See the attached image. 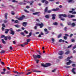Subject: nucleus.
<instances>
[{"instance_id": "1", "label": "nucleus", "mask_w": 76, "mask_h": 76, "mask_svg": "<svg viewBox=\"0 0 76 76\" xmlns=\"http://www.w3.org/2000/svg\"><path fill=\"white\" fill-rule=\"evenodd\" d=\"M33 57L34 58V59L35 61H37V63L38 64V62H39V60H37V58H41V56L39 55H33Z\"/></svg>"}, {"instance_id": "2", "label": "nucleus", "mask_w": 76, "mask_h": 76, "mask_svg": "<svg viewBox=\"0 0 76 76\" xmlns=\"http://www.w3.org/2000/svg\"><path fill=\"white\" fill-rule=\"evenodd\" d=\"M59 18H60L61 20L63 21L64 20V18H61L62 16L63 17H64V18L67 17V15H66L63 14L59 15Z\"/></svg>"}, {"instance_id": "3", "label": "nucleus", "mask_w": 76, "mask_h": 76, "mask_svg": "<svg viewBox=\"0 0 76 76\" xmlns=\"http://www.w3.org/2000/svg\"><path fill=\"white\" fill-rule=\"evenodd\" d=\"M48 7H46L45 9L44 10V14H45V13H47V12L48 13H51V12H52V11H51V10H49L48 11Z\"/></svg>"}, {"instance_id": "4", "label": "nucleus", "mask_w": 76, "mask_h": 76, "mask_svg": "<svg viewBox=\"0 0 76 76\" xmlns=\"http://www.w3.org/2000/svg\"><path fill=\"white\" fill-rule=\"evenodd\" d=\"M51 64L50 63H46L45 65L44 64H42L41 65L43 67H47L48 66H50Z\"/></svg>"}, {"instance_id": "5", "label": "nucleus", "mask_w": 76, "mask_h": 76, "mask_svg": "<svg viewBox=\"0 0 76 76\" xmlns=\"http://www.w3.org/2000/svg\"><path fill=\"white\" fill-rule=\"evenodd\" d=\"M36 25L37 26H39L40 28H42L44 26V24L42 23H41V24L37 23V24H36Z\"/></svg>"}, {"instance_id": "6", "label": "nucleus", "mask_w": 76, "mask_h": 76, "mask_svg": "<svg viewBox=\"0 0 76 76\" xmlns=\"http://www.w3.org/2000/svg\"><path fill=\"white\" fill-rule=\"evenodd\" d=\"M4 39L5 41H7V39L10 40V39H11V37H10V36L5 37Z\"/></svg>"}, {"instance_id": "7", "label": "nucleus", "mask_w": 76, "mask_h": 76, "mask_svg": "<svg viewBox=\"0 0 76 76\" xmlns=\"http://www.w3.org/2000/svg\"><path fill=\"white\" fill-rule=\"evenodd\" d=\"M75 62H74L73 61H72L70 60H69V62H67L66 63L67 65H70L71 63H75Z\"/></svg>"}, {"instance_id": "8", "label": "nucleus", "mask_w": 76, "mask_h": 76, "mask_svg": "<svg viewBox=\"0 0 76 76\" xmlns=\"http://www.w3.org/2000/svg\"><path fill=\"white\" fill-rule=\"evenodd\" d=\"M25 16L24 15H23L21 17L18 18V20H22L23 19V18H25Z\"/></svg>"}, {"instance_id": "9", "label": "nucleus", "mask_w": 76, "mask_h": 76, "mask_svg": "<svg viewBox=\"0 0 76 76\" xmlns=\"http://www.w3.org/2000/svg\"><path fill=\"white\" fill-rule=\"evenodd\" d=\"M28 25V23L27 22H23L22 23V25L24 27H26V26Z\"/></svg>"}, {"instance_id": "10", "label": "nucleus", "mask_w": 76, "mask_h": 76, "mask_svg": "<svg viewBox=\"0 0 76 76\" xmlns=\"http://www.w3.org/2000/svg\"><path fill=\"white\" fill-rule=\"evenodd\" d=\"M52 10L53 12H56L57 11H58V10H60V9L58 8H56V9H52Z\"/></svg>"}, {"instance_id": "11", "label": "nucleus", "mask_w": 76, "mask_h": 76, "mask_svg": "<svg viewBox=\"0 0 76 76\" xmlns=\"http://www.w3.org/2000/svg\"><path fill=\"white\" fill-rule=\"evenodd\" d=\"M10 34L13 35L15 34V31L12 30V29H10Z\"/></svg>"}, {"instance_id": "12", "label": "nucleus", "mask_w": 76, "mask_h": 76, "mask_svg": "<svg viewBox=\"0 0 76 76\" xmlns=\"http://www.w3.org/2000/svg\"><path fill=\"white\" fill-rule=\"evenodd\" d=\"M76 70V68H73L72 69V72L74 74H76V72H75V70Z\"/></svg>"}, {"instance_id": "13", "label": "nucleus", "mask_w": 76, "mask_h": 76, "mask_svg": "<svg viewBox=\"0 0 76 76\" xmlns=\"http://www.w3.org/2000/svg\"><path fill=\"white\" fill-rule=\"evenodd\" d=\"M68 3H74L75 1L73 0H67Z\"/></svg>"}, {"instance_id": "14", "label": "nucleus", "mask_w": 76, "mask_h": 76, "mask_svg": "<svg viewBox=\"0 0 76 76\" xmlns=\"http://www.w3.org/2000/svg\"><path fill=\"white\" fill-rule=\"evenodd\" d=\"M52 19L53 20H54L56 19V14H52Z\"/></svg>"}, {"instance_id": "15", "label": "nucleus", "mask_w": 76, "mask_h": 76, "mask_svg": "<svg viewBox=\"0 0 76 76\" xmlns=\"http://www.w3.org/2000/svg\"><path fill=\"white\" fill-rule=\"evenodd\" d=\"M10 29H12V28H11L9 29H5V34H8V32L9 31V30H10Z\"/></svg>"}, {"instance_id": "16", "label": "nucleus", "mask_w": 76, "mask_h": 76, "mask_svg": "<svg viewBox=\"0 0 76 76\" xmlns=\"http://www.w3.org/2000/svg\"><path fill=\"white\" fill-rule=\"evenodd\" d=\"M39 13H40V12H38L33 13V15H38Z\"/></svg>"}, {"instance_id": "17", "label": "nucleus", "mask_w": 76, "mask_h": 76, "mask_svg": "<svg viewBox=\"0 0 76 76\" xmlns=\"http://www.w3.org/2000/svg\"><path fill=\"white\" fill-rule=\"evenodd\" d=\"M31 35H32V32H30L29 33V35H27L26 37L27 38H29L31 36Z\"/></svg>"}, {"instance_id": "18", "label": "nucleus", "mask_w": 76, "mask_h": 76, "mask_svg": "<svg viewBox=\"0 0 76 76\" xmlns=\"http://www.w3.org/2000/svg\"><path fill=\"white\" fill-rule=\"evenodd\" d=\"M64 52L63 51H60L58 53L59 55H62L63 54Z\"/></svg>"}, {"instance_id": "19", "label": "nucleus", "mask_w": 76, "mask_h": 76, "mask_svg": "<svg viewBox=\"0 0 76 76\" xmlns=\"http://www.w3.org/2000/svg\"><path fill=\"white\" fill-rule=\"evenodd\" d=\"M73 58V56H71L70 57H68V58L67 59L66 61H68V60H70V58Z\"/></svg>"}, {"instance_id": "20", "label": "nucleus", "mask_w": 76, "mask_h": 76, "mask_svg": "<svg viewBox=\"0 0 76 76\" xmlns=\"http://www.w3.org/2000/svg\"><path fill=\"white\" fill-rule=\"evenodd\" d=\"M34 3V1H32L31 2H30L29 3H30V6H32V3Z\"/></svg>"}, {"instance_id": "21", "label": "nucleus", "mask_w": 76, "mask_h": 76, "mask_svg": "<svg viewBox=\"0 0 76 76\" xmlns=\"http://www.w3.org/2000/svg\"><path fill=\"white\" fill-rule=\"evenodd\" d=\"M62 35V34H59L58 37V38H60L61 37Z\"/></svg>"}, {"instance_id": "22", "label": "nucleus", "mask_w": 76, "mask_h": 76, "mask_svg": "<svg viewBox=\"0 0 76 76\" xmlns=\"http://www.w3.org/2000/svg\"><path fill=\"white\" fill-rule=\"evenodd\" d=\"M45 18H47V19H48V18H50V15H46L45 16Z\"/></svg>"}, {"instance_id": "23", "label": "nucleus", "mask_w": 76, "mask_h": 76, "mask_svg": "<svg viewBox=\"0 0 76 76\" xmlns=\"http://www.w3.org/2000/svg\"><path fill=\"white\" fill-rule=\"evenodd\" d=\"M5 19H7V13H6L5 14Z\"/></svg>"}, {"instance_id": "24", "label": "nucleus", "mask_w": 76, "mask_h": 76, "mask_svg": "<svg viewBox=\"0 0 76 76\" xmlns=\"http://www.w3.org/2000/svg\"><path fill=\"white\" fill-rule=\"evenodd\" d=\"M72 46H73V45H70L68 46V47L67 48L68 49L70 48H71V47H72Z\"/></svg>"}, {"instance_id": "25", "label": "nucleus", "mask_w": 76, "mask_h": 76, "mask_svg": "<svg viewBox=\"0 0 76 76\" xmlns=\"http://www.w3.org/2000/svg\"><path fill=\"white\" fill-rule=\"evenodd\" d=\"M33 72H37V73H38L39 72H41V71H37L36 70H33Z\"/></svg>"}, {"instance_id": "26", "label": "nucleus", "mask_w": 76, "mask_h": 76, "mask_svg": "<svg viewBox=\"0 0 76 76\" xmlns=\"http://www.w3.org/2000/svg\"><path fill=\"white\" fill-rule=\"evenodd\" d=\"M53 25H58V23L57 22H55L53 23Z\"/></svg>"}, {"instance_id": "27", "label": "nucleus", "mask_w": 76, "mask_h": 76, "mask_svg": "<svg viewBox=\"0 0 76 76\" xmlns=\"http://www.w3.org/2000/svg\"><path fill=\"white\" fill-rule=\"evenodd\" d=\"M71 41L72 42H75V39H71Z\"/></svg>"}, {"instance_id": "28", "label": "nucleus", "mask_w": 76, "mask_h": 76, "mask_svg": "<svg viewBox=\"0 0 76 76\" xmlns=\"http://www.w3.org/2000/svg\"><path fill=\"white\" fill-rule=\"evenodd\" d=\"M12 2L13 3H18V2L15 0H12Z\"/></svg>"}, {"instance_id": "29", "label": "nucleus", "mask_w": 76, "mask_h": 76, "mask_svg": "<svg viewBox=\"0 0 76 76\" xmlns=\"http://www.w3.org/2000/svg\"><path fill=\"white\" fill-rule=\"evenodd\" d=\"M76 48V45H75L74 47H73L72 49V50H74V49H75Z\"/></svg>"}, {"instance_id": "30", "label": "nucleus", "mask_w": 76, "mask_h": 76, "mask_svg": "<svg viewBox=\"0 0 76 76\" xmlns=\"http://www.w3.org/2000/svg\"><path fill=\"white\" fill-rule=\"evenodd\" d=\"M15 26L16 27V28H20V26L19 25H15Z\"/></svg>"}, {"instance_id": "31", "label": "nucleus", "mask_w": 76, "mask_h": 76, "mask_svg": "<svg viewBox=\"0 0 76 76\" xmlns=\"http://www.w3.org/2000/svg\"><path fill=\"white\" fill-rule=\"evenodd\" d=\"M31 73H32V72H28L26 74V75H28L31 74Z\"/></svg>"}, {"instance_id": "32", "label": "nucleus", "mask_w": 76, "mask_h": 76, "mask_svg": "<svg viewBox=\"0 0 76 76\" xmlns=\"http://www.w3.org/2000/svg\"><path fill=\"white\" fill-rule=\"evenodd\" d=\"M1 41L3 44H5V43H6V42H5V41H4V39H2Z\"/></svg>"}, {"instance_id": "33", "label": "nucleus", "mask_w": 76, "mask_h": 76, "mask_svg": "<svg viewBox=\"0 0 76 76\" xmlns=\"http://www.w3.org/2000/svg\"><path fill=\"white\" fill-rule=\"evenodd\" d=\"M70 53V51H68L67 52H66L65 53V54H69V53Z\"/></svg>"}, {"instance_id": "34", "label": "nucleus", "mask_w": 76, "mask_h": 76, "mask_svg": "<svg viewBox=\"0 0 76 76\" xmlns=\"http://www.w3.org/2000/svg\"><path fill=\"white\" fill-rule=\"evenodd\" d=\"M26 41L27 42H30V41H31V39H27Z\"/></svg>"}, {"instance_id": "35", "label": "nucleus", "mask_w": 76, "mask_h": 76, "mask_svg": "<svg viewBox=\"0 0 76 76\" xmlns=\"http://www.w3.org/2000/svg\"><path fill=\"white\" fill-rule=\"evenodd\" d=\"M72 27H74V26H75V23H73L72 24Z\"/></svg>"}, {"instance_id": "36", "label": "nucleus", "mask_w": 76, "mask_h": 76, "mask_svg": "<svg viewBox=\"0 0 76 76\" xmlns=\"http://www.w3.org/2000/svg\"><path fill=\"white\" fill-rule=\"evenodd\" d=\"M65 67H66V68H70V67H71V66H64Z\"/></svg>"}, {"instance_id": "37", "label": "nucleus", "mask_w": 76, "mask_h": 76, "mask_svg": "<svg viewBox=\"0 0 76 76\" xmlns=\"http://www.w3.org/2000/svg\"><path fill=\"white\" fill-rule=\"evenodd\" d=\"M13 72L14 73H17V74H19V72H17V71H13Z\"/></svg>"}, {"instance_id": "38", "label": "nucleus", "mask_w": 76, "mask_h": 76, "mask_svg": "<svg viewBox=\"0 0 76 76\" xmlns=\"http://www.w3.org/2000/svg\"><path fill=\"white\" fill-rule=\"evenodd\" d=\"M19 21H18V20H16L15 21L14 23H18V22Z\"/></svg>"}, {"instance_id": "39", "label": "nucleus", "mask_w": 76, "mask_h": 76, "mask_svg": "<svg viewBox=\"0 0 76 76\" xmlns=\"http://www.w3.org/2000/svg\"><path fill=\"white\" fill-rule=\"evenodd\" d=\"M8 22V21L7 20H4V23H7Z\"/></svg>"}, {"instance_id": "40", "label": "nucleus", "mask_w": 76, "mask_h": 76, "mask_svg": "<svg viewBox=\"0 0 76 76\" xmlns=\"http://www.w3.org/2000/svg\"><path fill=\"white\" fill-rule=\"evenodd\" d=\"M24 11L25 12H26V13H29V12L27 11V10H24Z\"/></svg>"}, {"instance_id": "41", "label": "nucleus", "mask_w": 76, "mask_h": 76, "mask_svg": "<svg viewBox=\"0 0 76 76\" xmlns=\"http://www.w3.org/2000/svg\"><path fill=\"white\" fill-rule=\"evenodd\" d=\"M64 31L65 32H66L67 31V27H65L64 28Z\"/></svg>"}, {"instance_id": "42", "label": "nucleus", "mask_w": 76, "mask_h": 76, "mask_svg": "<svg viewBox=\"0 0 76 76\" xmlns=\"http://www.w3.org/2000/svg\"><path fill=\"white\" fill-rule=\"evenodd\" d=\"M11 13L12 15H15V13L13 11L11 12Z\"/></svg>"}, {"instance_id": "43", "label": "nucleus", "mask_w": 76, "mask_h": 76, "mask_svg": "<svg viewBox=\"0 0 76 76\" xmlns=\"http://www.w3.org/2000/svg\"><path fill=\"white\" fill-rule=\"evenodd\" d=\"M47 0H42V3H44Z\"/></svg>"}, {"instance_id": "44", "label": "nucleus", "mask_w": 76, "mask_h": 76, "mask_svg": "<svg viewBox=\"0 0 76 76\" xmlns=\"http://www.w3.org/2000/svg\"><path fill=\"white\" fill-rule=\"evenodd\" d=\"M64 39H65V40H66V39H67V38L66 37V36H64Z\"/></svg>"}, {"instance_id": "45", "label": "nucleus", "mask_w": 76, "mask_h": 76, "mask_svg": "<svg viewBox=\"0 0 76 76\" xmlns=\"http://www.w3.org/2000/svg\"><path fill=\"white\" fill-rule=\"evenodd\" d=\"M68 25H72V24H71V23L70 22H69L68 23Z\"/></svg>"}, {"instance_id": "46", "label": "nucleus", "mask_w": 76, "mask_h": 76, "mask_svg": "<svg viewBox=\"0 0 76 76\" xmlns=\"http://www.w3.org/2000/svg\"><path fill=\"white\" fill-rule=\"evenodd\" d=\"M24 32L26 33V34H28V32L26 30L24 31Z\"/></svg>"}, {"instance_id": "47", "label": "nucleus", "mask_w": 76, "mask_h": 76, "mask_svg": "<svg viewBox=\"0 0 76 76\" xmlns=\"http://www.w3.org/2000/svg\"><path fill=\"white\" fill-rule=\"evenodd\" d=\"M23 2H24L25 3H29V1H25V0L23 1Z\"/></svg>"}, {"instance_id": "48", "label": "nucleus", "mask_w": 76, "mask_h": 76, "mask_svg": "<svg viewBox=\"0 0 76 76\" xmlns=\"http://www.w3.org/2000/svg\"><path fill=\"white\" fill-rule=\"evenodd\" d=\"M18 4H19L21 5L23 4V2H20L18 3Z\"/></svg>"}, {"instance_id": "49", "label": "nucleus", "mask_w": 76, "mask_h": 76, "mask_svg": "<svg viewBox=\"0 0 76 76\" xmlns=\"http://www.w3.org/2000/svg\"><path fill=\"white\" fill-rule=\"evenodd\" d=\"M71 18H75V16L72 15H71Z\"/></svg>"}, {"instance_id": "50", "label": "nucleus", "mask_w": 76, "mask_h": 76, "mask_svg": "<svg viewBox=\"0 0 76 76\" xmlns=\"http://www.w3.org/2000/svg\"><path fill=\"white\" fill-rule=\"evenodd\" d=\"M37 52H38L39 54H40V55H41V54H41V52H40V51H38Z\"/></svg>"}, {"instance_id": "51", "label": "nucleus", "mask_w": 76, "mask_h": 76, "mask_svg": "<svg viewBox=\"0 0 76 76\" xmlns=\"http://www.w3.org/2000/svg\"><path fill=\"white\" fill-rule=\"evenodd\" d=\"M20 34H21V35H23V36H25V34H24V33L22 32L20 33Z\"/></svg>"}, {"instance_id": "52", "label": "nucleus", "mask_w": 76, "mask_h": 76, "mask_svg": "<svg viewBox=\"0 0 76 76\" xmlns=\"http://www.w3.org/2000/svg\"><path fill=\"white\" fill-rule=\"evenodd\" d=\"M5 51L4 50H2L1 53H4Z\"/></svg>"}, {"instance_id": "53", "label": "nucleus", "mask_w": 76, "mask_h": 76, "mask_svg": "<svg viewBox=\"0 0 76 76\" xmlns=\"http://www.w3.org/2000/svg\"><path fill=\"white\" fill-rule=\"evenodd\" d=\"M1 64H2V65H4V63L3 62H1Z\"/></svg>"}, {"instance_id": "54", "label": "nucleus", "mask_w": 76, "mask_h": 76, "mask_svg": "<svg viewBox=\"0 0 76 76\" xmlns=\"http://www.w3.org/2000/svg\"><path fill=\"white\" fill-rule=\"evenodd\" d=\"M72 66H73V67H76V64H72Z\"/></svg>"}, {"instance_id": "55", "label": "nucleus", "mask_w": 76, "mask_h": 76, "mask_svg": "<svg viewBox=\"0 0 76 76\" xmlns=\"http://www.w3.org/2000/svg\"><path fill=\"white\" fill-rule=\"evenodd\" d=\"M72 20L74 22L76 21V19H72Z\"/></svg>"}, {"instance_id": "56", "label": "nucleus", "mask_w": 76, "mask_h": 76, "mask_svg": "<svg viewBox=\"0 0 76 76\" xmlns=\"http://www.w3.org/2000/svg\"><path fill=\"white\" fill-rule=\"evenodd\" d=\"M48 28L49 30H51V27H48Z\"/></svg>"}, {"instance_id": "57", "label": "nucleus", "mask_w": 76, "mask_h": 76, "mask_svg": "<svg viewBox=\"0 0 76 76\" xmlns=\"http://www.w3.org/2000/svg\"><path fill=\"white\" fill-rule=\"evenodd\" d=\"M73 53L74 54H75V53H76V51L75 50H73Z\"/></svg>"}, {"instance_id": "58", "label": "nucleus", "mask_w": 76, "mask_h": 76, "mask_svg": "<svg viewBox=\"0 0 76 76\" xmlns=\"http://www.w3.org/2000/svg\"><path fill=\"white\" fill-rule=\"evenodd\" d=\"M45 4H48V1H46L45 2Z\"/></svg>"}, {"instance_id": "59", "label": "nucleus", "mask_w": 76, "mask_h": 76, "mask_svg": "<svg viewBox=\"0 0 76 76\" xmlns=\"http://www.w3.org/2000/svg\"><path fill=\"white\" fill-rule=\"evenodd\" d=\"M26 8H27V9H29V8H30L29 6H26Z\"/></svg>"}, {"instance_id": "60", "label": "nucleus", "mask_w": 76, "mask_h": 76, "mask_svg": "<svg viewBox=\"0 0 76 76\" xmlns=\"http://www.w3.org/2000/svg\"><path fill=\"white\" fill-rule=\"evenodd\" d=\"M63 58V57L62 56H60L59 57V58L61 59Z\"/></svg>"}, {"instance_id": "61", "label": "nucleus", "mask_w": 76, "mask_h": 76, "mask_svg": "<svg viewBox=\"0 0 76 76\" xmlns=\"http://www.w3.org/2000/svg\"><path fill=\"white\" fill-rule=\"evenodd\" d=\"M73 34H71L70 35V37H72V36H73Z\"/></svg>"}, {"instance_id": "62", "label": "nucleus", "mask_w": 76, "mask_h": 76, "mask_svg": "<svg viewBox=\"0 0 76 76\" xmlns=\"http://www.w3.org/2000/svg\"><path fill=\"white\" fill-rule=\"evenodd\" d=\"M45 32L46 33V34H48L49 32L48 31V30H47L46 31H45Z\"/></svg>"}, {"instance_id": "63", "label": "nucleus", "mask_w": 76, "mask_h": 76, "mask_svg": "<svg viewBox=\"0 0 76 76\" xmlns=\"http://www.w3.org/2000/svg\"><path fill=\"white\" fill-rule=\"evenodd\" d=\"M72 14H73V15H74V14H76V12H72Z\"/></svg>"}, {"instance_id": "64", "label": "nucleus", "mask_w": 76, "mask_h": 76, "mask_svg": "<svg viewBox=\"0 0 76 76\" xmlns=\"http://www.w3.org/2000/svg\"><path fill=\"white\" fill-rule=\"evenodd\" d=\"M60 25L61 26H63V23H60Z\"/></svg>"}]
</instances>
